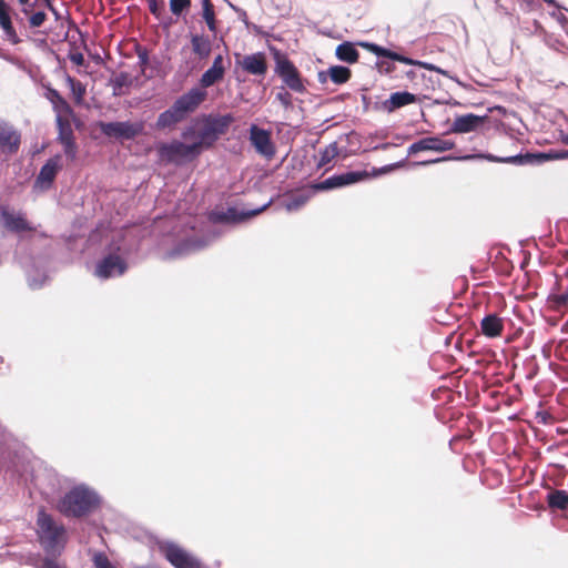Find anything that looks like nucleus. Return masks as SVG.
I'll list each match as a JSON object with an SVG mask.
<instances>
[{
    "label": "nucleus",
    "mask_w": 568,
    "mask_h": 568,
    "mask_svg": "<svg viewBox=\"0 0 568 568\" xmlns=\"http://www.w3.org/2000/svg\"><path fill=\"white\" fill-rule=\"evenodd\" d=\"M20 144V132L8 121L0 120V150L14 154L19 151Z\"/></svg>",
    "instance_id": "a211bd4d"
},
{
    "label": "nucleus",
    "mask_w": 568,
    "mask_h": 568,
    "mask_svg": "<svg viewBox=\"0 0 568 568\" xmlns=\"http://www.w3.org/2000/svg\"><path fill=\"white\" fill-rule=\"evenodd\" d=\"M549 302L556 311H560L568 304V292L551 296Z\"/></svg>",
    "instance_id": "37998d69"
},
{
    "label": "nucleus",
    "mask_w": 568,
    "mask_h": 568,
    "mask_svg": "<svg viewBox=\"0 0 568 568\" xmlns=\"http://www.w3.org/2000/svg\"><path fill=\"white\" fill-rule=\"evenodd\" d=\"M191 44L193 52L200 58L205 59L210 55L212 47L210 40L200 34H192Z\"/></svg>",
    "instance_id": "cd10ccee"
},
{
    "label": "nucleus",
    "mask_w": 568,
    "mask_h": 568,
    "mask_svg": "<svg viewBox=\"0 0 568 568\" xmlns=\"http://www.w3.org/2000/svg\"><path fill=\"white\" fill-rule=\"evenodd\" d=\"M44 8H47L54 17L57 21L62 19V13L58 8L53 4L52 0H44L41 2Z\"/></svg>",
    "instance_id": "de8ad7c7"
},
{
    "label": "nucleus",
    "mask_w": 568,
    "mask_h": 568,
    "mask_svg": "<svg viewBox=\"0 0 568 568\" xmlns=\"http://www.w3.org/2000/svg\"><path fill=\"white\" fill-rule=\"evenodd\" d=\"M92 561L94 568H115L114 565L108 558V556L102 551L95 552L92 558Z\"/></svg>",
    "instance_id": "ea45409f"
},
{
    "label": "nucleus",
    "mask_w": 568,
    "mask_h": 568,
    "mask_svg": "<svg viewBox=\"0 0 568 568\" xmlns=\"http://www.w3.org/2000/svg\"><path fill=\"white\" fill-rule=\"evenodd\" d=\"M316 190L314 186L312 189H304L297 191L296 193L291 194L284 202V206L288 212L297 211L303 207L310 199L313 196Z\"/></svg>",
    "instance_id": "b1692460"
},
{
    "label": "nucleus",
    "mask_w": 568,
    "mask_h": 568,
    "mask_svg": "<svg viewBox=\"0 0 568 568\" xmlns=\"http://www.w3.org/2000/svg\"><path fill=\"white\" fill-rule=\"evenodd\" d=\"M276 100L280 101L284 109L287 110L292 108V95L284 87H281L280 91L276 93Z\"/></svg>",
    "instance_id": "c03bdc74"
},
{
    "label": "nucleus",
    "mask_w": 568,
    "mask_h": 568,
    "mask_svg": "<svg viewBox=\"0 0 568 568\" xmlns=\"http://www.w3.org/2000/svg\"><path fill=\"white\" fill-rule=\"evenodd\" d=\"M369 178L367 171H347L339 174L328 176L322 182L314 184V189L317 191H328L348 186Z\"/></svg>",
    "instance_id": "f8f14e48"
},
{
    "label": "nucleus",
    "mask_w": 568,
    "mask_h": 568,
    "mask_svg": "<svg viewBox=\"0 0 568 568\" xmlns=\"http://www.w3.org/2000/svg\"><path fill=\"white\" fill-rule=\"evenodd\" d=\"M225 69H217L215 67H210L200 79V84L203 88H210L216 82L221 81L224 78Z\"/></svg>",
    "instance_id": "7c9ffc66"
},
{
    "label": "nucleus",
    "mask_w": 568,
    "mask_h": 568,
    "mask_svg": "<svg viewBox=\"0 0 568 568\" xmlns=\"http://www.w3.org/2000/svg\"><path fill=\"white\" fill-rule=\"evenodd\" d=\"M192 0H169L170 11L175 17H181L191 8Z\"/></svg>",
    "instance_id": "e433bc0d"
},
{
    "label": "nucleus",
    "mask_w": 568,
    "mask_h": 568,
    "mask_svg": "<svg viewBox=\"0 0 568 568\" xmlns=\"http://www.w3.org/2000/svg\"><path fill=\"white\" fill-rule=\"evenodd\" d=\"M329 79V75H328V69L326 71L322 70L317 73V80L321 84H324L327 82V80Z\"/></svg>",
    "instance_id": "6e6d98bb"
},
{
    "label": "nucleus",
    "mask_w": 568,
    "mask_h": 568,
    "mask_svg": "<svg viewBox=\"0 0 568 568\" xmlns=\"http://www.w3.org/2000/svg\"><path fill=\"white\" fill-rule=\"evenodd\" d=\"M23 16L27 18L28 27L30 29L42 27L48 19V16L43 10L34 11V8H31L30 12Z\"/></svg>",
    "instance_id": "72a5a7b5"
},
{
    "label": "nucleus",
    "mask_w": 568,
    "mask_h": 568,
    "mask_svg": "<svg viewBox=\"0 0 568 568\" xmlns=\"http://www.w3.org/2000/svg\"><path fill=\"white\" fill-rule=\"evenodd\" d=\"M202 18L211 32H216L217 20L214 6L211 0H202Z\"/></svg>",
    "instance_id": "c756f323"
},
{
    "label": "nucleus",
    "mask_w": 568,
    "mask_h": 568,
    "mask_svg": "<svg viewBox=\"0 0 568 568\" xmlns=\"http://www.w3.org/2000/svg\"><path fill=\"white\" fill-rule=\"evenodd\" d=\"M455 143L452 140H444L438 135L423 138L408 146L407 154H416L422 151L445 152L454 149Z\"/></svg>",
    "instance_id": "f3484780"
},
{
    "label": "nucleus",
    "mask_w": 568,
    "mask_h": 568,
    "mask_svg": "<svg viewBox=\"0 0 568 568\" xmlns=\"http://www.w3.org/2000/svg\"><path fill=\"white\" fill-rule=\"evenodd\" d=\"M27 277H28L29 285L32 288L41 287L44 284L45 280H47V276H45L44 273H41L39 276H33L32 275V270H28L27 271Z\"/></svg>",
    "instance_id": "a19ab883"
},
{
    "label": "nucleus",
    "mask_w": 568,
    "mask_h": 568,
    "mask_svg": "<svg viewBox=\"0 0 568 568\" xmlns=\"http://www.w3.org/2000/svg\"><path fill=\"white\" fill-rule=\"evenodd\" d=\"M405 77L409 80V81H414L415 78L417 77V72L415 70H407L405 72Z\"/></svg>",
    "instance_id": "13d9d810"
},
{
    "label": "nucleus",
    "mask_w": 568,
    "mask_h": 568,
    "mask_svg": "<svg viewBox=\"0 0 568 568\" xmlns=\"http://www.w3.org/2000/svg\"><path fill=\"white\" fill-rule=\"evenodd\" d=\"M124 237H114L105 247L103 256L97 262L94 275L100 280L122 276L129 268L126 257L130 254L124 247Z\"/></svg>",
    "instance_id": "20e7f679"
},
{
    "label": "nucleus",
    "mask_w": 568,
    "mask_h": 568,
    "mask_svg": "<svg viewBox=\"0 0 568 568\" xmlns=\"http://www.w3.org/2000/svg\"><path fill=\"white\" fill-rule=\"evenodd\" d=\"M274 61H275L274 72H275V74L278 75V78H281V80H286L287 77L293 75L294 73L298 72V69L287 58V55L282 53L278 50H275V52H274Z\"/></svg>",
    "instance_id": "5701e85b"
},
{
    "label": "nucleus",
    "mask_w": 568,
    "mask_h": 568,
    "mask_svg": "<svg viewBox=\"0 0 568 568\" xmlns=\"http://www.w3.org/2000/svg\"><path fill=\"white\" fill-rule=\"evenodd\" d=\"M547 4L549 6H554L556 8H559V6L557 4V2L555 0H544Z\"/></svg>",
    "instance_id": "338daca9"
},
{
    "label": "nucleus",
    "mask_w": 568,
    "mask_h": 568,
    "mask_svg": "<svg viewBox=\"0 0 568 568\" xmlns=\"http://www.w3.org/2000/svg\"><path fill=\"white\" fill-rule=\"evenodd\" d=\"M536 418L538 419L539 423L547 424L548 419L550 418V415L547 412H538Z\"/></svg>",
    "instance_id": "5fc2aeb1"
},
{
    "label": "nucleus",
    "mask_w": 568,
    "mask_h": 568,
    "mask_svg": "<svg viewBox=\"0 0 568 568\" xmlns=\"http://www.w3.org/2000/svg\"><path fill=\"white\" fill-rule=\"evenodd\" d=\"M62 145H63V151H64V154L67 155V158L70 160H74L77 156V152H78V146H77L75 141L74 140L68 141L65 143H63Z\"/></svg>",
    "instance_id": "a18cd8bd"
},
{
    "label": "nucleus",
    "mask_w": 568,
    "mask_h": 568,
    "mask_svg": "<svg viewBox=\"0 0 568 568\" xmlns=\"http://www.w3.org/2000/svg\"><path fill=\"white\" fill-rule=\"evenodd\" d=\"M55 122L59 131L58 140L60 141V143L63 144L68 141H73L74 135L70 122L68 120L62 119L60 114H57Z\"/></svg>",
    "instance_id": "2f4dec72"
},
{
    "label": "nucleus",
    "mask_w": 568,
    "mask_h": 568,
    "mask_svg": "<svg viewBox=\"0 0 568 568\" xmlns=\"http://www.w3.org/2000/svg\"><path fill=\"white\" fill-rule=\"evenodd\" d=\"M62 169L61 155L55 154L41 166L34 182V187L48 191L52 187L57 174Z\"/></svg>",
    "instance_id": "2eb2a0df"
},
{
    "label": "nucleus",
    "mask_w": 568,
    "mask_h": 568,
    "mask_svg": "<svg viewBox=\"0 0 568 568\" xmlns=\"http://www.w3.org/2000/svg\"><path fill=\"white\" fill-rule=\"evenodd\" d=\"M241 65L244 71L253 75H264L267 71L266 57L263 52L245 55Z\"/></svg>",
    "instance_id": "412c9836"
},
{
    "label": "nucleus",
    "mask_w": 568,
    "mask_h": 568,
    "mask_svg": "<svg viewBox=\"0 0 568 568\" xmlns=\"http://www.w3.org/2000/svg\"><path fill=\"white\" fill-rule=\"evenodd\" d=\"M248 29L253 30L255 33H260L261 32L260 27L254 24V23H252V22H251V27Z\"/></svg>",
    "instance_id": "e2e57ef3"
},
{
    "label": "nucleus",
    "mask_w": 568,
    "mask_h": 568,
    "mask_svg": "<svg viewBox=\"0 0 568 568\" xmlns=\"http://www.w3.org/2000/svg\"><path fill=\"white\" fill-rule=\"evenodd\" d=\"M101 503L98 493L80 484L72 487L59 500L58 510L65 517L82 518L91 514Z\"/></svg>",
    "instance_id": "7ed1b4c3"
},
{
    "label": "nucleus",
    "mask_w": 568,
    "mask_h": 568,
    "mask_svg": "<svg viewBox=\"0 0 568 568\" xmlns=\"http://www.w3.org/2000/svg\"><path fill=\"white\" fill-rule=\"evenodd\" d=\"M156 153L161 162L181 165L197 159L202 151L195 141L187 144L180 140H172L171 142L159 143Z\"/></svg>",
    "instance_id": "423d86ee"
},
{
    "label": "nucleus",
    "mask_w": 568,
    "mask_h": 568,
    "mask_svg": "<svg viewBox=\"0 0 568 568\" xmlns=\"http://www.w3.org/2000/svg\"><path fill=\"white\" fill-rule=\"evenodd\" d=\"M45 98L51 102L57 114L70 113L72 111L69 102L54 88L48 87Z\"/></svg>",
    "instance_id": "bb28decb"
},
{
    "label": "nucleus",
    "mask_w": 568,
    "mask_h": 568,
    "mask_svg": "<svg viewBox=\"0 0 568 568\" xmlns=\"http://www.w3.org/2000/svg\"><path fill=\"white\" fill-rule=\"evenodd\" d=\"M65 81H67V83H68L70 89H71V87H73L78 82V80L74 79L73 77H71L70 74L65 75Z\"/></svg>",
    "instance_id": "bf43d9fd"
},
{
    "label": "nucleus",
    "mask_w": 568,
    "mask_h": 568,
    "mask_svg": "<svg viewBox=\"0 0 568 568\" xmlns=\"http://www.w3.org/2000/svg\"><path fill=\"white\" fill-rule=\"evenodd\" d=\"M405 163V160H402L399 162H396V163H393V164H387V165H384L382 168H373V171L372 173L369 174L373 175V176H378V175H382V174H385V173H388V172H392L393 170L395 169H398L400 166H403Z\"/></svg>",
    "instance_id": "79ce46f5"
},
{
    "label": "nucleus",
    "mask_w": 568,
    "mask_h": 568,
    "mask_svg": "<svg viewBox=\"0 0 568 568\" xmlns=\"http://www.w3.org/2000/svg\"><path fill=\"white\" fill-rule=\"evenodd\" d=\"M235 12L237 13L239 19L245 24L246 28L251 27V22L247 19V13L243 9H235Z\"/></svg>",
    "instance_id": "603ef678"
},
{
    "label": "nucleus",
    "mask_w": 568,
    "mask_h": 568,
    "mask_svg": "<svg viewBox=\"0 0 568 568\" xmlns=\"http://www.w3.org/2000/svg\"><path fill=\"white\" fill-rule=\"evenodd\" d=\"M561 332L565 334H568V320L564 323V325L561 327Z\"/></svg>",
    "instance_id": "69168bd1"
},
{
    "label": "nucleus",
    "mask_w": 568,
    "mask_h": 568,
    "mask_svg": "<svg viewBox=\"0 0 568 568\" xmlns=\"http://www.w3.org/2000/svg\"><path fill=\"white\" fill-rule=\"evenodd\" d=\"M338 154L337 143L333 142L325 149L320 151V159L317 161V168H322L328 164Z\"/></svg>",
    "instance_id": "f704fd0d"
},
{
    "label": "nucleus",
    "mask_w": 568,
    "mask_h": 568,
    "mask_svg": "<svg viewBox=\"0 0 568 568\" xmlns=\"http://www.w3.org/2000/svg\"><path fill=\"white\" fill-rule=\"evenodd\" d=\"M335 55L339 61L352 64L358 60L359 52L353 42L344 41L336 47Z\"/></svg>",
    "instance_id": "a878e982"
},
{
    "label": "nucleus",
    "mask_w": 568,
    "mask_h": 568,
    "mask_svg": "<svg viewBox=\"0 0 568 568\" xmlns=\"http://www.w3.org/2000/svg\"><path fill=\"white\" fill-rule=\"evenodd\" d=\"M483 335L488 338H495L501 335L504 331V321L495 313H489L480 322Z\"/></svg>",
    "instance_id": "4be33fe9"
},
{
    "label": "nucleus",
    "mask_w": 568,
    "mask_h": 568,
    "mask_svg": "<svg viewBox=\"0 0 568 568\" xmlns=\"http://www.w3.org/2000/svg\"><path fill=\"white\" fill-rule=\"evenodd\" d=\"M328 75H329V80L333 83L339 85V84L346 83L351 79L352 71L346 65L337 64V65H332L328 68Z\"/></svg>",
    "instance_id": "c85d7f7f"
},
{
    "label": "nucleus",
    "mask_w": 568,
    "mask_h": 568,
    "mask_svg": "<svg viewBox=\"0 0 568 568\" xmlns=\"http://www.w3.org/2000/svg\"><path fill=\"white\" fill-rule=\"evenodd\" d=\"M113 87V94L121 95L122 89L124 87H130L132 84V78L128 72H119L110 80Z\"/></svg>",
    "instance_id": "473e14b6"
},
{
    "label": "nucleus",
    "mask_w": 568,
    "mask_h": 568,
    "mask_svg": "<svg viewBox=\"0 0 568 568\" xmlns=\"http://www.w3.org/2000/svg\"><path fill=\"white\" fill-rule=\"evenodd\" d=\"M0 221L8 231L19 235L20 247L22 246L24 239L22 233L34 231V227L26 220L22 214H16L4 207H0Z\"/></svg>",
    "instance_id": "dca6fc26"
},
{
    "label": "nucleus",
    "mask_w": 568,
    "mask_h": 568,
    "mask_svg": "<svg viewBox=\"0 0 568 568\" xmlns=\"http://www.w3.org/2000/svg\"><path fill=\"white\" fill-rule=\"evenodd\" d=\"M173 24V19L169 17L165 21H162V27L164 29H170V27Z\"/></svg>",
    "instance_id": "052dcab7"
},
{
    "label": "nucleus",
    "mask_w": 568,
    "mask_h": 568,
    "mask_svg": "<svg viewBox=\"0 0 568 568\" xmlns=\"http://www.w3.org/2000/svg\"><path fill=\"white\" fill-rule=\"evenodd\" d=\"M98 126L105 136L121 141L134 140L144 132V123L142 121H100Z\"/></svg>",
    "instance_id": "6e6552de"
},
{
    "label": "nucleus",
    "mask_w": 568,
    "mask_h": 568,
    "mask_svg": "<svg viewBox=\"0 0 568 568\" xmlns=\"http://www.w3.org/2000/svg\"><path fill=\"white\" fill-rule=\"evenodd\" d=\"M417 100L418 98L414 93L408 91H396L393 92L388 99L381 103V109L387 113H393L400 108L417 102Z\"/></svg>",
    "instance_id": "aec40b11"
},
{
    "label": "nucleus",
    "mask_w": 568,
    "mask_h": 568,
    "mask_svg": "<svg viewBox=\"0 0 568 568\" xmlns=\"http://www.w3.org/2000/svg\"><path fill=\"white\" fill-rule=\"evenodd\" d=\"M71 92L78 101L82 100L85 94V87L78 80V82L71 87Z\"/></svg>",
    "instance_id": "8fccbe9b"
},
{
    "label": "nucleus",
    "mask_w": 568,
    "mask_h": 568,
    "mask_svg": "<svg viewBox=\"0 0 568 568\" xmlns=\"http://www.w3.org/2000/svg\"><path fill=\"white\" fill-rule=\"evenodd\" d=\"M392 144L389 142L382 143L381 145L376 146V149L381 150H387Z\"/></svg>",
    "instance_id": "0e129e2a"
},
{
    "label": "nucleus",
    "mask_w": 568,
    "mask_h": 568,
    "mask_svg": "<svg viewBox=\"0 0 568 568\" xmlns=\"http://www.w3.org/2000/svg\"><path fill=\"white\" fill-rule=\"evenodd\" d=\"M13 17L21 26L24 24V18L19 13H13L11 7L6 0H0V29L3 31L4 39L13 45L19 44L22 40L18 36L13 26Z\"/></svg>",
    "instance_id": "ddd939ff"
},
{
    "label": "nucleus",
    "mask_w": 568,
    "mask_h": 568,
    "mask_svg": "<svg viewBox=\"0 0 568 568\" xmlns=\"http://www.w3.org/2000/svg\"><path fill=\"white\" fill-rule=\"evenodd\" d=\"M220 232L210 230L203 234L187 236L173 245L165 252L164 260H176L199 253L210 246L217 237Z\"/></svg>",
    "instance_id": "0eeeda50"
},
{
    "label": "nucleus",
    "mask_w": 568,
    "mask_h": 568,
    "mask_svg": "<svg viewBox=\"0 0 568 568\" xmlns=\"http://www.w3.org/2000/svg\"><path fill=\"white\" fill-rule=\"evenodd\" d=\"M134 51L139 58L138 64L141 67L142 73L144 72L146 65L149 64V51L146 48L142 47L140 43H136L134 45Z\"/></svg>",
    "instance_id": "58836bf2"
},
{
    "label": "nucleus",
    "mask_w": 568,
    "mask_h": 568,
    "mask_svg": "<svg viewBox=\"0 0 568 568\" xmlns=\"http://www.w3.org/2000/svg\"><path fill=\"white\" fill-rule=\"evenodd\" d=\"M148 7L150 12L156 18L161 19L163 12V4H159L158 0H149Z\"/></svg>",
    "instance_id": "49530a36"
},
{
    "label": "nucleus",
    "mask_w": 568,
    "mask_h": 568,
    "mask_svg": "<svg viewBox=\"0 0 568 568\" xmlns=\"http://www.w3.org/2000/svg\"><path fill=\"white\" fill-rule=\"evenodd\" d=\"M568 158V150L562 151H556V150H549L547 152H526V153H518L515 155L509 156H497L491 153H473V154H466L460 156H453V155H445L442 158H437L434 160L428 161H422L418 164L419 165H428L433 163H438L443 161H470L475 159H483L487 160L489 162H496V163H506V164H514L518 166L523 165H536V164H542L547 161L551 160H562Z\"/></svg>",
    "instance_id": "f257e3e1"
},
{
    "label": "nucleus",
    "mask_w": 568,
    "mask_h": 568,
    "mask_svg": "<svg viewBox=\"0 0 568 568\" xmlns=\"http://www.w3.org/2000/svg\"><path fill=\"white\" fill-rule=\"evenodd\" d=\"M18 3L21 6L20 13L21 14H28L31 10V8H36L38 4V0L31 1V0H18Z\"/></svg>",
    "instance_id": "09e8293b"
},
{
    "label": "nucleus",
    "mask_w": 568,
    "mask_h": 568,
    "mask_svg": "<svg viewBox=\"0 0 568 568\" xmlns=\"http://www.w3.org/2000/svg\"><path fill=\"white\" fill-rule=\"evenodd\" d=\"M395 61L389 60L387 58H378L375 63V68L381 74L389 75L395 71Z\"/></svg>",
    "instance_id": "4c0bfd02"
},
{
    "label": "nucleus",
    "mask_w": 568,
    "mask_h": 568,
    "mask_svg": "<svg viewBox=\"0 0 568 568\" xmlns=\"http://www.w3.org/2000/svg\"><path fill=\"white\" fill-rule=\"evenodd\" d=\"M358 45L373 53L377 58H387L389 60L398 61L407 65H418L430 71L437 70V65L433 63L415 60L410 57L404 55L397 51L390 50L374 42L361 41L358 42Z\"/></svg>",
    "instance_id": "9b49d317"
},
{
    "label": "nucleus",
    "mask_w": 568,
    "mask_h": 568,
    "mask_svg": "<svg viewBox=\"0 0 568 568\" xmlns=\"http://www.w3.org/2000/svg\"><path fill=\"white\" fill-rule=\"evenodd\" d=\"M193 135H195V129L193 125L184 128L181 133V136L185 140L192 138Z\"/></svg>",
    "instance_id": "864d4df0"
},
{
    "label": "nucleus",
    "mask_w": 568,
    "mask_h": 568,
    "mask_svg": "<svg viewBox=\"0 0 568 568\" xmlns=\"http://www.w3.org/2000/svg\"><path fill=\"white\" fill-rule=\"evenodd\" d=\"M69 59L75 65H79V67L84 65V57H83V54L81 52H71V53H69Z\"/></svg>",
    "instance_id": "3c124183"
},
{
    "label": "nucleus",
    "mask_w": 568,
    "mask_h": 568,
    "mask_svg": "<svg viewBox=\"0 0 568 568\" xmlns=\"http://www.w3.org/2000/svg\"><path fill=\"white\" fill-rule=\"evenodd\" d=\"M248 131L250 142L256 153L267 160L273 159L276 153V148L272 141L271 132L266 129L257 126L256 124H252Z\"/></svg>",
    "instance_id": "4468645a"
},
{
    "label": "nucleus",
    "mask_w": 568,
    "mask_h": 568,
    "mask_svg": "<svg viewBox=\"0 0 568 568\" xmlns=\"http://www.w3.org/2000/svg\"><path fill=\"white\" fill-rule=\"evenodd\" d=\"M272 203V200L266 202L260 207L250 210H239L235 206H230L225 211H212L209 215L211 222L215 224H237L251 217H254L265 211Z\"/></svg>",
    "instance_id": "9d476101"
},
{
    "label": "nucleus",
    "mask_w": 568,
    "mask_h": 568,
    "mask_svg": "<svg viewBox=\"0 0 568 568\" xmlns=\"http://www.w3.org/2000/svg\"><path fill=\"white\" fill-rule=\"evenodd\" d=\"M487 115H477L474 113H467L457 116L447 133H469L477 130L485 123Z\"/></svg>",
    "instance_id": "6ab92c4d"
},
{
    "label": "nucleus",
    "mask_w": 568,
    "mask_h": 568,
    "mask_svg": "<svg viewBox=\"0 0 568 568\" xmlns=\"http://www.w3.org/2000/svg\"><path fill=\"white\" fill-rule=\"evenodd\" d=\"M205 98V91L199 88L190 89L180 95L169 109L159 114L155 128L158 130L173 129L195 112Z\"/></svg>",
    "instance_id": "f03ea898"
},
{
    "label": "nucleus",
    "mask_w": 568,
    "mask_h": 568,
    "mask_svg": "<svg viewBox=\"0 0 568 568\" xmlns=\"http://www.w3.org/2000/svg\"><path fill=\"white\" fill-rule=\"evenodd\" d=\"M211 67H215L217 69H225L224 67V63H223V57L222 54H217L214 60H213V63Z\"/></svg>",
    "instance_id": "4d7b16f0"
},
{
    "label": "nucleus",
    "mask_w": 568,
    "mask_h": 568,
    "mask_svg": "<svg viewBox=\"0 0 568 568\" xmlns=\"http://www.w3.org/2000/svg\"><path fill=\"white\" fill-rule=\"evenodd\" d=\"M132 568H158V567H155V566H138V565H135Z\"/></svg>",
    "instance_id": "774afa93"
},
{
    "label": "nucleus",
    "mask_w": 568,
    "mask_h": 568,
    "mask_svg": "<svg viewBox=\"0 0 568 568\" xmlns=\"http://www.w3.org/2000/svg\"><path fill=\"white\" fill-rule=\"evenodd\" d=\"M434 71L437 72V73H440V74H443V75H445V77H447L449 79H454V77H452L447 70H444V69H442L439 67H437V70H434Z\"/></svg>",
    "instance_id": "680f3d73"
},
{
    "label": "nucleus",
    "mask_w": 568,
    "mask_h": 568,
    "mask_svg": "<svg viewBox=\"0 0 568 568\" xmlns=\"http://www.w3.org/2000/svg\"><path fill=\"white\" fill-rule=\"evenodd\" d=\"M159 549L174 568H202L200 559L173 541L160 542Z\"/></svg>",
    "instance_id": "1a4fd4ad"
},
{
    "label": "nucleus",
    "mask_w": 568,
    "mask_h": 568,
    "mask_svg": "<svg viewBox=\"0 0 568 568\" xmlns=\"http://www.w3.org/2000/svg\"><path fill=\"white\" fill-rule=\"evenodd\" d=\"M235 121V116L232 113L225 114H203V125L197 132V140L195 141L201 149H211L221 138L227 133L230 125Z\"/></svg>",
    "instance_id": "39448f33"
},
{
    "label": "nucleus",
    "mask_w": 568,
    "mask_h": 568,
    "mask_svg": "<svg viewBox=\"0 0 568 568\" xmlns=\"http://www.w3.org/2000/svg\"><path fill=\"white\" fill-rule=\"evenodd\" d=\"M547 506L551 510H568V491L564 489H550L546 495Z\"/></svg>",
    "instance_id": "393cba45"
},
{
    "label": "nucleus",
    "mask_w": 568,
    "mask_h": 568,
    "mask_svg": "<svg viewBox=\"0 0 568 568\" xmlns=\"http://www.w3.org/2000/svg\"><path fill=\"white\" fill-rule=\"evenodd\" d=\"M283 83L292 91L296 93H305L306 87L301 77L300 71L286 78V80H282Z\"/></svg>",
    "instance_id": "c9c22d12"
}]
</instances>
